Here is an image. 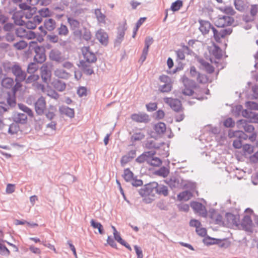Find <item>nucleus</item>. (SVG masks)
<instances>
[{
  "label": "nucleus",
  "instance_id": "nucleus-40",
  "mask_svg": "<svg viewBox=\"0 0 258 258\" xmlns=\"http://www.w3.org/2000/svg\"><path fill=\"white\" fill-rule=\"evenodd\" d=\"M91 226L94 229H97L100 234H103L104 233V230L103 226L99 222H96L93 219H92L90 221Z\"/></svg>",
  "mask_w": 258,
  "mask_h": 258
},
{
  "label": "nucleus",
  "instance_id": "nucleus-43",
  "mask_svg": "<svg viewBox=\"0 0 258 258\" xmlns=\"http://www.w3.org/2000/svg\"><path fill=\"white\" fill-rule=\"evenodd\" d=\"M172 88V83H168L160 85L159 87V90L161 92H169Z\"/></svg>",
  "mask_w": 258,
  "mask_h": 258
},
{
  "label": "nucleus",
  "instance_id": "nucleus-32",
  "mask_svg": "<svg viewBox=\"0 0 258 258\" xmlns=\"http://www.w3.org/2000/svg\"><path fill=\"white\" fill-rule=\"evenodd\" d=\"M51 84L56 90L60 92L63 91L66 88V84L58 79L54 80L51 83Z\"/></svg>",
  "mask_w": 258,
  "mask_h": 258
},
{
  "label": "nucleus",
  "instance_id": "nucleus-24",
  "mask_svg": "<svg viewBox=\"0 0 258 258\" xmlns=\"http://www.w3.org/2000/svg\"><path fill=\"white\" fill-rule=\"evenodd\" d=\"M198 62L201 64V67L208 73L212 74L214 72V68L210 63L202 58L197 59Z\"/></svg>",
  "mask_w": 258,
  "mask_h": 258
},
{
  "label": "nucleus",
  "instance_id": "nucleus-8",
  "mask_svg": "<svg viewBox=\"0 0 258 258\" xmlns=\"http://www.w3.org/2000/svg\"><path fill=\"white\" fill-rule=\"evenodd\" d=\"M34 49L35 53L34 60L38 63H42L46 60L44 48L42 46L37 45Z\"/></svg>",
  "mask_w": 258,
  "mask_h": 258
},
{
  "label": "nucleus",
  "instance_id": "nucleus-2",
  "mask_svg": "<svg viewBox=\"0 0 258 258\" xmlns=\"http://www.w3.org/2000/svg\"><path fill=\"white\" fill-rule=\"evenodd\" d=\"M16 89L13 88L12 91H8L6 96L7 103L0 102V113L3 114L8 111L10 108L16 105Z\"/></svg>",
  "mask_w": 258,
  "mask_h": 258
},
{
  "label": "nucleus",
  "instance_id": "nucleus-63",
  "mask_svg": "<svg viewBox=\"0 0 258 258\" xmlns=\"http://www.w3.org/2000/svg\"><path fill=\"white\" fill-rule=\"evenodd\" d=\"M153 39L152 37H148L145 41V47L143 49L148 51L149 46L153 43Z\"/></svg>",
  "mask_w": 258,
  "mask_h": 258
},
{
  "label": "nucleus",
  "instance_id": "nucleus-5",
  "mask_svg": "<svg viewBox=\"0 0 258 258\" xmlns=\"http://www.w3.org/2000/svg\"><path fill=\"white\" fill-rule=\"evenodd\" d=\"M34 108L36 114L38 115L44 114L46 109V102L44 97H40L34 103Z\"/></svg>",
  "mask_w": 258,
  "mask_h": 258
},
{
  "label": "nucleus",
  "instance_id": "nucleus-30",
  "mask_svg": "<svg viewBox=\"0 0 258 258\" xmlns=\"http://www.w3.org/2000/svg\"><path fill=\"white\" fill-rule=\"evenodd\" d=\"M54 75L55 77L63 79H68L70 77V73L66 72L64 70L62 69H56L54 71Z\"/></svg>",
  "mask_w": 258,
  "mask_h": 258
},
{
  "label": "nucleus",
  "instance_id": "nucleus-9",
  "mask_svg": "<svg viewBox=\"0 0 258 258\" xmlns=\"http://www.w3.org/2000/svg\"><path fill=\"white\" fill-rule=\"evenodd\" d=\"M190 75L191 77L195 78L199 83L205 84L208 81L207 76L200 73L194 66H191L190 68Z\"/></svg>",
  "mask_w": 258,
  "mask_h": 258
},
{
  "label": "nucleus",
  "instance_id": "nucleus-58",
  "mask_svg": "<svg viewBox=\"0 0 258 258\" xmlns=\"http://www.w3.org/2000/svg\"><path fill=\"white\" fill-rule=\"evenodd\" d=\"M145 137L144 135L141 133H138L134 134L131 138L132 141H140L144 139Z\"/></svg>",
  "mask_w": 258,
  "mask_h": 258
},
{
  "label": "nucleus",
  "instance_id": "nucleus-61",
  "mask_svg": "<svg viewBox=\"0 0 258 258\" xmlns=\"http://www.w3.org/2000/svg\"><path fill=\"white\" fill-rule=\"evenodd\" d=\"M38 13L42 18H45L49 16L50 11L48 8H44L40 10Z\"/></svg>",
  "mask_w": 258,
  "mask_h": 258
},
{
  "label": "nucleus",
  "instance_id": "nucleus-25",
  "mask_svg": "<svg viewBox=\"0 0 258 258\" xmlns=\"http://www.w3.org/2000/svg\"><path fill=\"white\" fill-rule=\"evenodd\" d=\"M133 120L138 122H148L149 120V116L145 113H135L132 115Z\"/></svg>",
  "mask_w": 258,
  "mask_h": 258
},
{
  "label": "nucleus",
  "instance_id": "nucleus-44",
  "mask_svg": "<svg viewBox=\"0 0 258 258\" xmlns=\"http://www.w3.org/2000/svg\"><path fill=\"white\" fill-rule=\"evenodd\" d=\"M18 106L20 110L27 113L29 116L32 117L33 116V111L26 105L23 104H19Z\"/></svg>",
  "mask_w": 258,
  "mask_h": 258
},
{
  "label": "nucleus",
  "instance_id": "nucleus-7",
  "mask_svg": "<svg viewBox=\"0 0 258 258\" xmlns=\"http://www.w3.org/2000/svg\"><path fill=\"white\" fill-rule=\"evenodd\" d=\"M40 75L43 82L48 84L51 80V71L47 64L44 63L40 68Z\"/></svg>",
  "mask_w": 258,
  "mask_h": 258
},
{
  "label": "nucleus",
  "instance_id": "nucleus-52",
  "mask_svg": "<svg viewBox=\"0 0 258 258\" xmlns=\"http://www.w3.org/2000/svg\"><path fill=\"white\" fill-rule=\"evenodd\" d=\"M19 130V127L15 123L11 124L8 129V133L11 135H14L17 133Z\"/></svg>",
  "mask_w": 258,
  "mask_h": 258
},
{
  "label": "nucleus",
  "instance_id": "nucleus-31",
  "mask_svg": "<svg viewBox=\"0 0 258 258\" xmlns=\"http://www.w3.org/2000/svg\"><path fill=\"white\" fill-rule=\"evenodd\" d=\"M44 25L46 30L52 31L56 28V22L52 18L46 19L44 22Z\"/></svg>",
  "mask_w": 258,
  "mask_h": 258
},
{
  "label": "nucleus",
  "instance_id": "nucleus-19",
  "mask_svg": "<svg viewBox=\"0 0 258 258\" xmlns=\"http://www.w3.org/2000/svg\"><path fill=\"white\" fill-rule=\"evenodd\" d=\"M96 39L103 45H107L108 42L107 33L103 29L98 30L95 34Z\"/></svg>",
  "mask_w": 258,
  "mask_h": 258
},
{
  "label": "nucleus",
  "instance_id": "nucleus-1",
  "mask_svg": "<svg viewBox=\"0 0 258 258\" xmlns=\"http://www.w3.org/2000/svg\"><path fill=\"white\" fill-rule=\"evenodd\" d=\"M157 182H153L146 185L139 190V194L143 197H145L146 202L150 203L154 200L157 194Z\"/></svg>",
  "mask_w": 258,
  "mask_h": 258
},
{
  "label": "nucleus",
  "instance_id": "nucleus-37",
  "mask_svg": "<svg viewBox=\"0 0 258 258\" xmlns=\"http://www.w3.org/2000/svg\"><path fill=\"white\" fill-rule=\"evenodd\" d=\"M192 197V193L188 190L182 191L178 195V198L179 200H183L185 201L189 200Z\"/></svg>",
  "mask_w": 258,
  "mask_h": 258
},
{
  "label": "nucleus",
  "instance_id": "nucleus-53",
  "mask_svg": "<svg viewBox=\"0 0 258 258\" xmlns=\"http://www.w3.org/2000/svg\"><path fill=\"white\" fill-rule=\"evenodd\" d=\"M39 78V76L36 74H31L27 79H25V82L27 84L32 83L37 81Z\"/></svg>",
  "mask_w": 258,
  "mask_h": 258
},
{
  "label": "nucleus",
  "instance_id": "nucleus-49",
  "mask_svg": "<svg viewBox=\"0 0 258 258\" xmlns=\"http://www.w3.org/2000/svg\"><path fill=\"white\" fill-rule=\"evenodd\" d=\"M161 163V160L159 158L154 157V156L150 157L149 164L154 166H159Z\"/></svg>",
  "mask_w": 258,
  "mask_h": 258
},
{
  "label": "nucleus",
  "instance_id": "nucleus-59",
  "mask_svg": "<svg viewBox=\"0 0 258 258\" xmlns=\"http://www.w3.org/2000/svg\"><path fill=\"white\" fill-rule=\"evenodd\" d=\"M27 29L20 27L16 31V33L20 37H25L27 33Z\"/></svg>",
  "mask_w": 258,
  "mask_h": 258
},
{
  "label": "nucleus",
  "instance_id": "nucleus-41",
  "mask_svg": "<svg viewBox=\"0 0 258 258\" xmlns=\"http://www.w3.org/2000/svg\"><path fill=\"white\" fill-rule=\"evenodd\" d=\"M123 178L127 182H131L134 178V174L128 168L124 170Z\"/></svg>",
  "mask_w": 258,
  "mask_h": 258
},
{
  "label": "nucleus",
  "instance_id": "nucleus-4",
  "mask_svg": "<svg viewBox=\"0 0 258 258\" xmlns=\"http://www.w3.org/2000/svg\"><path fill=\"white\" fill-rule=\"evenodd\" d=\"M12 73L15 76V81L17 82H21L24 81L26 79V74L24 71H23L21 66L18 63H15L13 64V67L12 68Z\"/></svg>",
  "mask_w": 258,
  "mask_h": 258
},
{
  "label": "nucleus",
  "instance_id": "nucleus-39",
  "mask_svg": "<svg viewBox=\"0 0 258 258\" xmlns=\"http://www.w3.org/2000/svg\"><path fill=\"white\" fill-rule=\"evenodd\" d=\"M154 129L157 134H162L166 131V124L163 122H160L155 125Z\"/></svg>",
  "mask_w": 258,
  "mask_h": 258
},
{
  "label": "nucleus",
  "instance_id": "nucleus-22",
  "mask_svg": "<svg viewBox=\"0 0 258 258\" xmlns=\"http://www.w3.org/2000/svg\"><path fill=\"white\" fill-rule=\"evenodd\" d=\"M155 154V152L153 151L144 152L136 159V161L139 163H143L146 162L149 164L150 157L154 156Z\"/></svg>",
  "mask_w": 258,
  "mask_h": 258
},
{
  "label": "nucleus",
  "instance_id": "nucleus-47",
  "mask_svg": "<svg viewBox=\"0 0 258 258\" xmlns=\"http://www.w3.org/2000/svg\"><path fill=\"white\" fill-rule=\"evenodd\" d=\"M57 31L58 34L61 36H67L69 32L68 27L62 24L58 28Z\"/></svg>",
  "mask_w": 258,
  "mask_h": 258
},
{
  "label": "nucleus",
  "instance_id": "nucleus-11",
  "mask_svg": "<svg viewBox=\"0 0 258 258\" xmlns=\"http://www.w3.org/2000/svg\"><path fill=\"white\" fill-rule=\"evenodd\" d=\"M82 51L85 59L84 61L86 63H93L96 61V57L94 53L90 51L89 47H83Z\"/></svg>",
  "mask_w": 258,
  "mask_h": 258
},
{
  "label": "nucleus",
  "instance_id": "nucleus-15",
  "mask_svg": "<svg viewBox=\"0 0 258 258\" xmlns=\"http://www.w3.org/2000/svg\"><path fill=\"white\" fill-rule=\"evenodd\" d=\"M190 206L195 213L199 214L203 217L207 215V210L205 207L201 203L198 202H192Z\"/></svg>",
  "mask_w": 258,
  "mask_h": 258
},
{
  "label": "nucleus",
  "instance_id": "nucleus-35",
  "mask_svg": "<svg viewBox=\"0 0 258 258\" xmlns=\"http://www.w3.org/2000/svg\"><path fill=\"white\" fill-rule=\"evenodd\" d=\"M1 84L3 87L10 89L14 85V81L11 78L6 77L2 80Z\"/></svg>",
  "mask_w": 258,
  "mask_h": 258
},
{
  "label": "nucleus",
  "instance_id": "nucleus-62",
  "mask_svg": "<svg viewBox=\"0 0 258 258\" xmlns=\"http://www.w3.org/2000/svg\"><path fill=\"white\" fill-rule=\"evenodd\" d=\"M82 37L86 41L90 40L92 37L91 32L89 30L85 28L82 34Z\"/></svg>",
  "mask_w": 258,
  "mask_h": 258
},
{
  "label": "nucleus",
  "instance_id": "nucleus-51",
  "mask_svg": "<svg viewBox=\"0 0 258 258\" xmlns=\"http://www.w3.org/2000/svg\"><path fill=\"white\" fill-rule=\"evenodd\" d=\"M27 46V43L23 40H21L14 44V47L18 50H22Z\"/></svg>",
  "mask_w": 258,
  "mask_h": 258
},
{
  "label": "nucleus",
  "instance_id": "nucleus-55",
  "mask_svg": "<svg viewBox=\"0 0 258 258\" xmlns=\"http://www.w3.org/2000/svg\"><path fill=\"white\" fill-rule=\"evenodd\" d=\"M246 106L248 107L249 110L252 111V110H258V103L252 101L247 102Z\"/></svg>",
  "mask_w": 258,
  "mask_h": 258
},
{
  "label": "nucleus",
  "instance_id": "nucleus-27",
  "mask_svg": "<svg viewBox=\"0 0 258 258\" xmlns=\"http://www.w3.org/2000/svg\"><path fill=\"white\" fill-rule=\"evenodd\" d=\"M13 120L17 123L25 124L27 121V116L25 113L16 112L13 116Z\"/></svg>",
  "mask_w": 258,
  "mask_h": 258
},
{
  "label": "nucleus",
  "instance_id": "nucleus-18",
  "mask_svg": "<svg viewBox=\"0 0 258 258\" xmlns=\"http://www.w3.org/2000/svg\"><path fill=\"white\" fill-rule=\"evenodd\" d=\"M242 115L249 119V122L258 123V113L249 110H243Z\"/></svg>",
  "mask_w": 258,
  "mask_h": 258
},
{
  "label": "nucleus",
  "instance_id": "nucleus-26",
  "mask_svg": "<svg viewBox=\"0 0 258 258\" xmlns=\"http://www.w3.org/2000/svg\"><path fill=\"white\" fill-rule=\"evenodd\" d=\"M56 107L53 105H49L48 108L44 111V114L49 120H52L56 116Z\"/></svg>",
  "mask_w": 258,
  "mask_h": 258
},
{
  "label": "nucleus",
  "instance_id": "nucleus-34",
  "mask_svg": "<svg viewBox=\"0 0 258 258\" xmlns=\"http://www.w3.org/2000/svg\"><path fill=\"white\" fill-rule=\"evenodd\" d=\"M80 64L84 73L87 75H91L94 73V71L88 63L85 62L84 60L80 61Z\"/></svg>",
  "mask_w": 258,
  "mask_h": 258
},
{
  "label": "nucleus",
  "instance_id": "nucleus-10",
  "mask_svg": "<svg viewBox=\"0 0 258 258\" xmlns=\"http://www.w3.org/2000/svg\"><path fill=\"white\" fill-rule=\"evenodd\" d=\"M239 220L238 216L228 213L225 215L223 224L229 227L233 226L237 227L239 224Z\"/></svg>",
  "mask_w": 258,
  "mask_h": 258
},
{
  "label": "nucleus",
  "instance_id": "nucleus-54",
  "mask_svg": "<svg viewBox=\"0 0 258 258\" xmlns=\"http://www.w3.org/2000/svg\"><path fill=\"white\" fill-rule=\"evenodd\" d=\"M219 32L221 39V38H224L226 36L230 35L232 33V30L231 28H229L227 29H221Z\"/></svg>",
  "mask_w": 258,
  "mask_h": 258
},
{
  "label": "nucleus",
  "instance_id": "nucleus-38",
  "mask_svg": "<svg viewBox=\"0 0 258 258\" xmlns=\"http://www.w3.org/2000/svg\"><path fill=\"white\" fill-rule=\"evenodd\" d=\"M211 51L212 54L217 59H220L222 56V50L217 45L214 44L213 48H211Z\"/></svg>",
  "mask_w": 258,
  "mask_h": 258
},
{
  "label": "nucleus",
  "instance_id": "nucleus-45",
  "mask_svg": "<svg viewBox=\"0 0 258 258\" xmlns=\"http://www.w3.org/2000/svg\"><path fill=\"white\" fill-rule=\"evenodd\" d=\"M258 12V5H252L250 9V13L251 18L246 20V21H251L254 20V17L256 16Z\"/></svg>",
  "mask_w": 258,
  "mask_h": 258
},
{
  "label": "nucleus",
  "instance_id": "nucleus-42",
  "mask_svg": "<svg viewBox=\"0 0 258 258\" xmlns=\"http://www.w3.org/2000/svg\"><path fill=\"white\" fill-rule=\"evenodd\" d=\"M182 81L185 87H193L195 86V82L188 79L185 76H183L182 78Z\"/></svg>",
  "mask_w": 258,
  "mask_h": 258
},
{
  "label": "nucleus",
  "instance_id": "nucleus-60",
  "mask_svg": "<svg viewBox=\"0 0 258 258\" xmlns=\"http://www.w3.org/2000/svg\"><path fill=\"white\" fill-rule=\"evenodd\" d=\"M234 5L235 8L238 11H241L244 9L243 2L242 0H235Z\"/></svg>",
  "mask_w": 258,
  "mask_h": 258
},
{
  "label": "nucleus",
  "instance_id": "nucleus-12",
  "mask_svg": "<svg viewBox=\"0 0 258 258\" xmlns=\"http://www.w3.org/2000/svg\"><path fill=\"white\" fill-rule=\"evenodd\" d=\"M236 126L239 129H243L247 133H252L254 131V126L249 124L245 119H240L237 121Z\"/></svg>",
  "mask_w": 258,
  "mask_h": 258
},
{
  "label": "nucleus",
  "instance_id": "nucleus-29",
  "mask_svg": "<svg viewBox=\"0 0 258 258\" xmlns=\"http://www.w3.org/2000/svg\"><path fill=\"white\" fill-rule=\"evenodd\" d=\"M59 111L60 114H64L70 118L74 117L75 111L74 109H72L67 106H60L59 108Z\"/></svg>",
  "mask_w": 258,
  "mask_h": 258
},
{
  "label": "nucleus",
  "instance_id": "nucleus-21",
  "mask_svg": "<svg viewBox=\"0 0 258 258\" xmlns=\"http://www.w3.org/2000/svg\"><path fill=\"white\" fill-rule=\"evenodd\" d=\"M199 22L200 24L199 29L203 35L208 34L210 30H212V28H214L208 21L200 20Z\"/></svg>",
  "mask_w": 258,
  "mask_h": 258
},
{
  "label": "nucleus",
  "instance_id": "nucleus-20",
  "mask_svg": "<svg viewBox=\"0 0 258 258\" xmlns=\"http://www.w3.org/2000/svg\"><path fill=\"white\" fill-rule=\"evenodd\" d=\"M126 23L123 25L119 26L117 29V35L115 40V45H119L123 39L125 32L127 29Z\"/></svg>",
  "mask_w": 258,
  "mask_h": 258
},
{
  "label": "nucleus",
  "instance_id": "nucleus-14",
  "mask_svg": "<svg viewBox=\"0 0 258 258\" xmlns=\"http://www.w3.org/2000/svg\"><path fill=\"white\" fill-rule=\"evenodd\" d=\"M67 21L71 29L74 31L75 35L81 34V31H80L81 24L79 21L73 17H68L67 18Z\"/></svg>",
  "mask_w": 258,
  "mask_h": 258
},
{
  "label": "nucleus",
  "instance_id": "nucleus-16",
  "mask_svg": "<svg viewBox=\"0 0 258 258\" xmlns=\"http://www.w3.org/2000/svg\"><path fill=\"white\" fill-rule=\"evenodd\" d=\"M164 100L165 102L168 104L175 111L179 112L181 110V103L179 99L171 98H165Z\"/></svg>",
  "mask_w": 258,
  "mask_h": 258
},
{
  "label": "nucleus",
  "instance_id": "nucleus-50",
  "mask_svg": "<svg viewBox=\"0 0 258 258\" xmlns=\"http://www.w3.org/2000/svg\"><path fill=\"white\" fill-rule=\"evenodd\" d=\"M182 6V2L180 0H177L173 3L171 6V10L173 11H178Z\"/></svg>",
  "mask_w": 258,
  "mask_h": 258
},
{
  "label": "nucleus",
  "instance_id": "nucleus-33",
  "mask_svg": "<svg viewBox=\"0 0 258 258\" xmlns=\"http://www.w3.org/2000/svg\"><path fill=\"white\" fill-rule=\"evenodd\" d=\"M94 14L98 23L102 24H105L106 23V16L101 12L100 9H95Z\"/></svg>",
  "mask_w": 258,
  "mask_h": 258
},
{
  "label": "nucleus",
  "instance_id": "nucleus-56",
  "mask_svg": "<svg viewBox=\"0 0 258 258\" xmlns=\"http://www.w3.org/2000/svg\"><path fill=\"white\" fill-rule=\"evenodd\" d=\"M169 173V170L165 167H162L157 171V174L164 177H166L168 175Z\"/></svg>",
  "mask_w": 258,
  "mask_h": 258
},
{
  "label": "nucleus",
  "instance_id": "nucleus-6",
  "mask_svg": "<svg viewBox=\"0 0 258 258\" xmlns=\"http://www.w3.org/2000/svg\"><path fill=\"white\" fill-rule=\"evenodd\" d=\"M234 19L229 16H219L215 21V25L218 27L223 28L231 25Z\"/></svg>",
  "mask_w": 258,
  "mask_h": 258
},
{
  "label": "nucleus",
  "instance_id": "nucleus-17",
  "mask_svg": "<svg viewBox=\"0 0 258 258\" xmlns=\"http://www.w3.org/2000/svg\"><path fill=\"white\" fill-rule=\"evenodd\" d=\"M182 181L179 177L172 176L169 179H167L166 182L171 188H181L184 186Z\"/></svg>",
  "mask_w": 258,
  "mask_h": 258
},
{
  "label": "nucleus",
  "instance_id": "nucleus-48",
  "mask_svg": "<svg viewBox=\"0 0 258 258\" xmlns=\"http://www.w3.org/2000/svg\"><path fill=\"white\" fill-rule=\"evenodd\" d=\"M38 63L31 62L27 67V72L29 74H34L38 69Z\"/></svg>",
  "mask_w": 258,
  "mask_h": 258
},
{
  "label": "nucleus",
  "instance_id": "nucleus-23",
  "mask_svg": "<svg viewBox=\"0 0 258 258\" xmlns=\"http://www.w3.org/2000/svg\"><path fill=\"white\" fill-rule=\"evenodd\" d=\"M241 225L242 228L247 231H252V222L248 215H245L241 221Z\"/></svg>",
  "mask_w": 258,
  "mask_h": 258
},
{
  "label": "nucleus",
  "instance_id": "nucleus-36",
  "mask_svg": "<svg viewBox=\"0 0 258 258\" xmlns=\"http://www.w3.org/2000/svg\"><path fill=\"white\" fill-rule=\"evenodd\" d=\"M157 195H162L165 197L167 196L168 195V190L166 186L162 184H159L157 183Z\"/></svg>",
  "mask_w": 258,
  "mask_h": 258
},
{
  "label": "nucleus",
  "instance_id": "nucleus-57",
  "mask_svg": "<svg viewBox=\"0 0 258 258\" xmlns=\"http://www.w3.org/2000/svg\"><path fill=\"white\" fill-rule=\"evenodd\" d=\"M221 11L226 14L230 15H234L235 11L231 7H225L221 9Z\"/></svg>",
  "mask_w": 258,
  "mask_h": 258
},
{
  "label": "nucleus",
  "instance_id": "nucleus-46",
  "mask_svg": "<svg viewBox=\"0 0 258 258\" xmlns=\"http://www.w3.org/2000/svg\"><path fill=\"white\" fill-rule=\"evenodd\" d=\"M146 147L149 149H159L160 145L156 143L155 140H149L147 141Z\"/></svg>",
  "mask_w": 258,
  "mask_h": 258
},
{
  "label": "nucleus",
  "instance_id": "nucleus-64",
  "mask_svg": "<svg viewBox=\"0 0 258 258\" xmlns=\"http://www.w3.org/2000/svg\"><path fill=\"white\" fill-rule=\"evenodd\" d=\"M212 32L213 33V37L215 41L217 42L220 41V35L219 31L217 30L215 28H212Z\"/></svg>",
  "mask_w": 258,
  "mask_h": 258
},
{
  "label": "nucleus",
  "instance_id": "nucleus-3",
  "mask_svg": "<svg viewBox=\"0 0 258 258\" xmlns=\"http://www.w3.org/2000/svg\"><path fill=\"white\" fill-rule=\"evenodd\" d=\"M228 137L230 138H236L233 143V146L235 149H240L242 146V141L246 140L248 136L242 131H232L229 130L228 132Z\"/></svg>",
  "mask_w": 258,
  "mask_h": 258
},
{
  "label": "nucleus",
  "instance_id": "nucleus-13",
  "mask_svg": "<svg viewBox=\"0 0 258 258\" xmlns=\"http://www.w3.org/2000/svg\"><path fill=\"white\" fill-rule=\"evenodd\" d=\"M49 58L50 60L58 63H61L66 60L65 56L57 49H53L50 51Z\"/></svg>",
  "mask_w": 258,
  "mask_h": 258
},
{
  "label": "nucleus",
  "instance_id": "nucleus-28",
  "mask_svg": "<svg viewBox=\"0 0 258 258\" xmlns=\"http://www.w3.org/2000/svg\"><path fill=\"white\" fill-rule=\"evenodd\" d=\"M190 51V50L188 46L183 45L181 49L176 51L175 53L178 59L184 60L185 59V54H189Z\"/></svg>",
  "mask_w": 258,
  "mask_h": 258
}]
</instances>
